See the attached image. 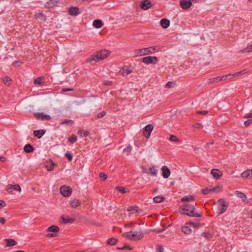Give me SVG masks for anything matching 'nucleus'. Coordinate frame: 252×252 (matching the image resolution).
I'll return each mask as SVG.
<instances>
[{
  "label": "nucleus",
  "mask_w": 252,
  "mask_h": 252,
  "mask_svg": "<svg viewBox=\"0 0 252 252\" xmlns=\"http://www.w3.org/2000/svg\"><path fill=\"white\" fill-rule=\"evenodd\" d=\"M6 220L3 217H0V223L1 224H4L5 223Z\"/></svg>",
  "instance_id": "5fc2aeb1"
},
{
  "label": "nucleus",
  "mask_w": 252,
  "mask_h": 252,
  "mask_svg": "<svg viewBox=\"0 0 252 252\" xmlns=\"http://www.w3.org/2000/svg\"><path fill=\"white\" fill-rule=\"evenodd\" d=\"M202 237L206 238L207 239H209L212 237V235L211 233L209 232H202L201 234Z\"/></svg>",
  "instance_id": "a19ab883"
},
{
  "label": "nucleus",
  "mask_w": 252,
  "mask_h": 252,
  "mask_svg": "<svg viewBox=\"0 0 252 252\" xmlns=\"http://www.w3.org/2000/svg\"><path fill=\"white\" fill-rule=\"evenodd\" d=\"M236 194L237 195L238 197L242 198L243 200L246 199L247 198L246 195L244 193L240 191H236Z\"/></svg>",
  "instance_id": "4c0bfd02"
},
{
  "label": "nucleus",
  "mask_w": 252,
  "mask_h": 252,
  "mask_svg": "<svg viewBox=\"0 0 252 252\" xmlns=\"http://www.w3.org/2000/svg\"><path fill=\"white\" fill-rule=\"evenodd\" d=\"M106 114V112L105 111H102L97 114V117L99 118H102L104 117Z\"/></svg>",
  "instance_id": "603ef678"
},
{
  "label": "nucleus",
  "mask_w": 252,
  "mask_h": 252,
  "mask_svg": "<svg viewBox=\"0 0 252 252\" xmlns=\"http://www.w3.org/2000/svg\"><path fill=\"white\" fill-rule=\"evenodd\" d=\"M6 204L4 201L0 200V208L3 207Z\"/></svg>",
  "instance_id": "680f3d73"
},
{
  "label": "nucleus",
  "mask_w": 252,
  "mask_h": 252,
  "mask_svg": "<svg viewBox=\"0 0 252 252\" xmlns=\"http://www.w3.org/2000/svg\"><path fill=\"white\" fill-rule=\"evenodd\" d=\"M77 134L81 137H87L88 135L89 132L88 131H82L80 130L78 131Z\"/></svg>",
  "instance_id": "c9c22d12"
},
{
  "label": "nucleus",
  "mask_w": 252,
  "mask_h": 252,
  "mask_svg": "<svg viewBox=\"0 0 252 252\" xmlns=\"http://www.w3.org/2000/svg\"><path fill=\"white\" fill-rule=\"evenodd\" d=\"M127 211L131 213V214H134L138 213L140 209L138 206H130L127 208Z\"/></svg>",
  "instance_id": "aec40b11"
},
{
  "label": "nucleus",
  "mask_w": 252,
  "mask_h": 252,
  "mask_svg": "<svg viewBox=\"0 0 252 252\" xmlns=\"http://www.w3.org/2000/svg\"><path fill=\"white\" fill-rule=\"evenodd\" d=\"M132 150V147L128 146L123 150V153L130 152Z\"/></svg>",
  "instance_id": "8fccbe9b"
},
{
  "label": "nucleus",
  "mask_w": 252,
  "mask_h": 252,
  "mask_svg": "<svg viewBox=\"0 0 252 252\" xmlns=\"http://www.w3.org/2000/svg\"><path fill=\"white\" fill-rule=\"evenodd\" d=\"M117 239L114 237H112L107 240V243L109 245L112 246L115 244L117 242Z\"/></svg>",
  "instance_id": "7c9ffc66"
},
{
  "label": "nucleus",
  "mask_w": 252,
  "mask_h": 252,
  "mask_svg": "<svg viewBox=\"0 0 252 252\" xmlns=\"http://www.w3.org/2000/svg\"><path fill=\"white\" fill-rule=\"evenodd\" d=\"M169 140L173 142H177L179 141V139L174 135H171Z\"/></svg>",
  "instance_id": "79ce46f5"
},
{
  "label": "nucleus",
  "mask_w": 252,
  "mask_h": 252,
  "mask_svg": "<svg viewBox=\"0 0 252 252\" xmlns=\"http://www.w3.org/2000/svg\"><path fill=\"white\" fill-rule=\"evenodd\" d=\"M6 190L9 193H11L14 190L21 191V187L18 185H8L6 187Z\"/></svg>",
  "instance_id": "9d476101"
},
{
  "label": "nucleus",
  "mask_w": 252,
  "mask_h": 252,
  "mask_svg": "<svg viewBox=\"0 0 252 252\" xmlns=\"http://www.w3.org/2000/svg\"><path fill=\"white\" fill-rule=\"evenodd\" d=\"M251 122H252V120H247L244 122V124L246 126H247L251 123Z\"/></svg>",
  "instance_id": "bf43d9fd"
},
{
  "label": "nucleus",
  "mask_w": 252,
  "mask_h": 252,
  "mask_svg": "<svg viewBox=\"0 0 252 252\" xmlns=\"http://www.w3.org/2000/svg\"><path fill=\"white\" fill-rule=\"evenodd\" d=\"M219 189V187H217V188H212V189H203L202 190V192L203 193V194H208L209 193V192H211V191H216L217 190V189Z\"/></svg>",
  "instance_id": "c756f323"
},
{
  "label": "nucleus",
  "mask_w": 252,
  "mask_h": 252,
  "mask_svg": "<svg viewBox=\"0 0 252 252\" xmlns=\"http://www.w3.org/2000/svg\"><path fill=\"white\" fill-rule=\"evenodd\" d=\"M77 141V137L74 135H72L68 138V141L73 144Z\"/></svg>",
  "instance_id": "ea45409f"
},
{
  "label": "nucleus",
  "mask_w": 252,
  "mask_h": 252,
  "mask_svg": "<svg viewBox=\"0 0 252 252\" xmlns=\"http://www.w3.org/2000/svg\"><path fill=\"white\" fill-rule=\"evenodd\" d=\"M248 172L250 173V179H252V170L248 169Z\"/></svg>",
  "instance_id": "774afa93"
},
{
  "label": "nucleus",
  "mask_w": 252,
  "mask_h": 252,
  "mask_svg": "<svg viewBox=\"0 0 252 252\" xmlns=\"http://www.w3.org/2000/svg\"><path fill=\"white\" fill-rule=\"evenodd\" d=\"M134 67L131 66L125 65L119 71V73L124 76H126L133 71Z\"/></svg>",
  "instance_id": "39448f33"
},
{
  "label": "nucleus",
  "mask_w": 252,
  "mask_h": 252,
  "mask_svg": "<svg viewBox=\"0 0 252 252\" xmlns=\"http://www.w3.org/2000/svg\"><path fill=\"white\" fill-rule=\"evenodd\" d=\"M72 90H73V89H70V88H63L62 89V91H63V92L70 91H72Z\"/></svg>",
  "instance_id": "0e129e2a"
},
{
  "label": "nucleus",
  "mask_w": 252,
  "mask_h": 252,
  "mask_svg": "<svg viewBox=\"0 0 252 252\" xmlns=\"http://www.w3.org/2000/svg\"><path fill=\"white\" fill-rule=\"evenodd\" d=\"M242 53L252 52V43L248 46L247 48H244L241 50Z\"/></svg>",
  "instance_id": "e433bc0d"
},
{
  "label": "nucleus",
  "mask_w": 252,
  "mask_h": 252,
  "mask_svg": "<svg viewBox=\"0 0 252 252\" xmlns=\"http://www.w3.org/2000/svg\"><path fill=\"white\" fill-rule=\"evenodd\" d=\"M162 176L164 178H167L170 175V171L166 166H163L161 168Z\"/></svg>",
  "instance_id": "4468645a"
},
{
  "label": "nucleus",
  "mask_w": 252,
  "mask_h": 252,
  "mask_svg": "<svg viewBox=\"0 0 252 252\" xmlns=\"http://www.w3.org/2000/svg\"><path fill=\"white\" fill-rule=\"evenodd\" d=\"M173 82H168L166 84V87L167 88H169L172 86Z\"/></svg>",
  "instance_id": "4d7b16f0"
},
{
  "label": "nucleus",
  "mask_w": 252,
  "mask_h": 252,
  "mask_svg": "<svg viewBox=\"0 0 252 252\" xmlns=\"http://www.w3.org/2000/svg\"><path fill=\"white\" fill-rule=\"evenodd\" d=\"M194 204H186L179 208V212L181 214H185L191 217L201 218L202 213L199 209L195 207Z\"/></svg>",
  "instance_id": "f257e3e1"
},
{
  "label": "nucleus",
  "mask_w": 252,
  "mask_h": 252,
  "mask_svg": "<svg viewBox=\"0 0 252 252\" xmlns=\"http://www.w3.org/2000/svg\"><path fill=\"white\" fill-rule=\"evenodd\" d=\"M117 249L118 250H125V249H128L129 250H131L132 249V247H131L129 245H125L124 246L122 247V248H118Z\"/></svg>",
  "instance_id": "37998d69"
},
{
  "label": "nucleus",
  "mask_w": 252,
  "mask_h": 252,
  "mask_svg": "<svg viewBox=\"0 0 252 252\" xmlns=\"http://www.w3.org/2000/svg\"><path fill=\"white\" fill-rule=\"evenodd\" d=\"M122 236L126 237L130 240H133V231H132L125 232L122 234Z\"/></svg>",
  "instance_id": "c85d7f7f"
},
{
  "label": "nucleus",
  "mask_w": 252,
  "mask_h": 252,
  "mask_svg": "<svg viewBox=\"0 0 252 252\" xmlns=\"http://www.w3.org/2000/svg\"><path fill=\"white\" fill-rule=\"evenodd\" d=\"M149 173L153 176H156L158 173V170L153 166L149 168Z\"/></svg>",
  "instance_id": "2f4dec72"
},
{
  "label": "nucleus",
  "mask_w": 252,
  "mask_h": 252,
  "mask_svg": "<svg viewBox=\"0 0 252 252\" xmlns=\"http://www.w3.org/2000/svg\"><path fill=\"white\" fill-rule=\"evenodd\" d=\"M183 231L187 234H189L191 233L192 230L190 226L188 223H186V224L182 228Z\"/></svg>",
  "instance_id": "f3484780"
},
{
  "label": "nucleus",
  "mask_w": 252,
  "mask_h": 252,
  "mask_svg": "<svg viewBox=\"0 0 252 252\" xmlns=\"http://www.w3.org/2000/svg\"><path fill=\"white\" fill-rule=\"evenodd\" d=\"M35 118L38 120H50L51 117L48 115H44L42 113H36L34 114Z\"/></svg>",
  "instance_id": "f8f14e48"
},
{
  "label": "nucleus",
  "mask_w": 252,
  "mask_h": 252,
  "mask_svg": "<svg viewBox=\"0 0 252 252\" xmlns=\"http://www.w3.org/2000/svg\"><path fill=\"white\" fill-rule=\"evenodd\" d=\"M62 219L64 223H72L74 221L73 219L70 218H65L63 217H62Z\"/></svg>",
  "instance_id": "473e14b6"
},
{
  "label": "nucleus",
  "mask_w": 252,
  "mask_h": 252,
  "mask_svg": "<svg viewBox=\"0 0 252 252\" xmlns=\"http://www.w3.org/2000/svg\"><path fill=\"white\" fill-rule=\"evenodd\" d=\"M226 77L227 78V80H230L233 78L234 77V74H229L226 75Z\"/></svg>",
  "instance_id": "864d4df0"
},
{
  "label": "nucleus",
  "mask_w": 252,
  "mask_h": 252,
  "mask_svg": "<svg viewBox=\"0 0 252 252\" xmlns=\"http://www.w3.org/2000/svg\"><path fill=\"white\" fill-rule=\"evenodd\" d=\"M221 81H223L226 80H227V78L226 77V75H223L220 77Z\"/></svg>",
  "instance_id": "338daca9"
},
{
  "label": "nucleus",
  "mask_w": 252,
  "mask_h": 252,
  "mask_svg": "<svg viewBox=\"0 0 252 252\" xmlns=\"http://www.w3.org/2000/svg\"><path fill=\"white\" fill-rule=\"evenodd\" d=\"M164 199H165V198L163 196H160V195H158V196L154 197L153 201L155 203H159L162 202L164 200Z\"/></svg>",
  "instance_id": "b1692460"
},
{
  "label": "nucleus",
  "mask_w": 252,
  "mask_h": 252,
  "mask_svg": "<svg viewBox=\"0 0 252 252\" xmlns=\"http://www.w3.org/2000/svg\"><path fill=\"white\" fill-rule=\"evenodd\" d=\"M61 194L64 197H68L71 194L72 189L69 187L62 186L60 188Z\"/></svg>",
  "instance_id": "0eeeda50"
},
{
  "label": "nucleus",
  "mask_w": 252,
  "mask_h": 252,
  "mask_svg": "<svg viewBox=\"0 0 252 252\" xmlns=\"http://www.w3.org/2000/svg\"><path fill=\"white\" fill-rule=\"evenodd\" d=\"M93 26L97 28H100L103 26V23L101 20H95L93 22Z\"/></svg>",
  "instance_id": "4be33fe9"
},
{
  "label": "nucleus",
  "mask_w": 252,
  "mask_h": 252,
  "mask_svg": "<svg viewBox=\"0 0 252 252\" xmlns=\"http://www.w3.org/2000/svg\"><path fill=\"white\" fill-rule=\"evenodd\" d=\"M156 47V46H154L136 50L134 51V56L140 57L152 54L155 52Z\"/></svg>",
  "instance_id": "7ed1b4c3"
},
{
  "label": "nucleus",
  "mask_w": 252,
  "mask_h": 252,
  "mask_svg": "<svg viewBox=\"0 0 252 252\" xmlns=\"http://www.w3.org/2000/svg\"><path fill=\"white\" fill-rule=\"evenodd\" d=\"M47 230L50 232H58L59 231V228L57 226L52 225L49 227Z\"/></svg>",
  "instance_id": "bb28decb"
},
{
  "label": "nucleus",
  "mask_w": 252,
  "mask_h": 252,
  "mask_svg": "<svg viewBox=\"0 0 252 252\" xmlns=\"http://www.w3.org/2000/svg\"><path fill=\"white\" fill-rule=\"evenodd\" d=\"M163 248L161 245H158L157 247V252H163Z\"/></svg>",
  "instance_id": "3c124183"
},
{
  "label": "nucleus",
  "mask_w": 252,
  "mask_h": 252,
  "mask_svg": "<svg viewBox=\"0 0 252 252\" xmlns=\"http://www.w3.org/2000/svg\"><path fill=\"white\" fill-rule=\"evenodd\" d=\"M3 81L5 85H9L11 81V79L9 77L6 76L3 78Z\"/></svg>",
  "instance_id": "58836bf2"
},
{
  "label": "nucleus",
  "mask_w": 252,
  "mask_h": 252,
  "mask_svg": "<svg viewBox=\"0 0 252 252\" xmlns=\"http://www.w3.org/2000/svg\"><path fill=\"white\" fill-rule=\"evenodd\" d=\"M180 6L184 9H188L192 6V3L187 0H181L180 1Z\"/></svg>",
  "instance_id": "9b49d317"
},
{
  "label": "nucleus",
  "mask_w": 252,
  "mask_h": 252,
  "mask_svg": "<svg viewBox=\"0 0 252 252\" xmlns=\"http://www.w3.org/2000/svg\"><path fill=\"white\" fill-rule=\"evenodd\" d=\"M200 126H201V124L199 123H196L194 125V127L196 128H198L200 127Z\"/></svg>",
  "instance_id": "e2e57ef3"
},
{
  "label": "nucleus",
  "mask_w": 252,
  "mask_h": 252,
  "mask_svg": "<svg viewBox=\"0 0 252 252\" xmlns=\"http://www.w3.org/2000/svg\"><path fill=\"white\" fill-rule=\"evenodd\" d=\"M189 224L191 226H193V227H196L197 226L198 224L197 223H194V222H188Z\"/></svg>",
  "instance_id": "052dcab7"
},
{
  "label": "nucleus",
  "mask_w": 252,
  "mask_h": 252,
  "mask_svg": "<svg viewBox=\"0 0 252 252\" xmlns=\"http://www.w3.org/2000/svg\"><path fill=\"white\" fill-rule=\"evenodd\" d=\"M42 81V78L41 77H38L34 80V84L36 85H40Z\"/></svg>",
  "instance_id": "a18cd8bd"
},
{
  "label": "nucleus",
  "mask_w": 252,
  "mask_h": 252,
  "mask_svg": "<svg viewBox=\"0 0 252 252\" xmlns=\"http://www.w3.org/2000/svg\"><path fill=\"white\" fill-rule=\"evenodd\" d=\"M55 163L52 161L47 162L46 164V167L48 171H51L54 169Z\"/></svg>",
  "instance_id": "412c9836"
},
{
  "label": "nucleus",
  "mask_w": 252,
  "mask_h": 252,
  "mask_svg": "<svg viewBox=\"0 0 252 252\" xmlns=\"http://www.w3.org/2000/svg\"><path fill=\"white\" fill-rule=\"evenodd\" d=\"M70 123L71 124H72L73 123V121L71 120H64L63 121L62 123V125H65V124H69Z\"/></svg>",
  "instance_id": "de8ad7c7"
},
{
  "label": "nucleus",
  "mask_w": 252,
  "mask_h": 252,
  "mask_svg": "<svg viewBox=\"0 0 252 252\" xmlns=\"http://www.w3.org/2000/svg\"><path fill=\"white\" fill-rule=\"evenodd\" d=\"M110 52L108 50H104L97 52L96 54L92 55L87 60V62L92 63L93 62H98L99 60H103L108 56Z\"/></svg>",
  "instance_id": "f03ea898"
},
{
  "label": "nucleus",
  "mask_w": 252,
  "mask_h": 252,
  "mask_svg": "<svg viewBox=\"0 0 252 252\" xmlns=\"http://www.w3.org/2000/svg\"><path fill=\"white\" fill-rule=\"evenodd\" d=\"M160 25L164 29L167 28L170 25V21L166 19H162L160 22Z\"/></svg>",
  "instance_id": "a211bd4d"
},
{
  "label": "nucleus",
  "mask_w": 252,
  "mask_h": 252,
  "mask_svg": "<svg viewBox=\"0 0 252 252\" xmlns=\"http://www.w3.org/2000/svg\"><path fill=\"white\" fill-rule=\"evenodd\" d=\"M153 128L154 127L152 125H148L145 126L143 131V135L147 139L150 137Z\"/></svg>",
  "instance_id": "6e6552de"
},
{
  "label": "nucleus",
  "mask_w": 252,
  "mask_h": 252,
  "mask_svg": "<svg viewBox=\"0 0 252 252\" xmlns=\"http://www.w3.org/2000/svg\"><path fill=\"white\" fill-rule=\"evenodd\" d=\"M140 6L143 10H148L152 6V3L149 0H144L141 1Z\"/></svg>",
  "instance_id": "1a4fd4ad"
},
{
  "label": "nucleus",
  "mask_w": 252,
  "mask_h": 252,
  "mask_svg": "<svg viewBox=\"0 0 252 252\" xmlns=\"http://www.w3.org/2000/svg\"><path fill=\"white\" fill-rule=\"evenodd\" d=\"M116 189H117L120 192H121L122 193H125L126 192V188H125L123 187L117 186L116 187Z\"/></svg>",
  "instance_id": "c03bdc74"
},
{
  "label": "nucleus",
  "mask_w": 252,
  "mask_h": 252,
  "mask_svg": "<svg viewBox=\"0 0 252 252\" xmlns=\"http://www.w3.org/2000/svg\"><path fill=\"white\" fill-rule=\"evenodd\" d=\"M218 214L219 215H221L224 213L228 206V203L224 201L223 199H220L218 200Z\"/></svg>",
  "instance_id": "20e7f679"
},
{
  "label": "nucleus",
  "mask_w": 252,
  "mask_h": 252,
  "mask_svg": "<svg viewBox=\"0 0 252 252\" xmlns=\"http://www.w3.org/2000/svg\"><path fill=\"white\" fill-rule=\"evenodd\" d=\"M208 112L207 111H197V113L198 114H203L206 115Z\"/></svg>",
  "instance_id": "13d9d810"
},
{
  "label": "nucleus",
  "mask_w": 252,
  "mask_h": 252,
  "mask_svg": "<svg viewBox=\"0 0 252 252\" xmlns=\"http://www.w3.org/2000/svg\"><path fill=\"white\" fill-rule=\"evenodd\" d=\"M70 204L73 208H75L79 206L80 203L78 199H74L71 201Z\"/></svg>",
  "instance_id": "393cba45"
},
{
  "label": "nucleus",
  "mask_w": 252,
  "mask_h": 252,
  "mask_svg": "<svg viewBox=\"0 0 252 252\" xmlns=\"http://www.w3.org/2000/svg\"><path fill=\"white\" fill-rule=\"evenodd\" d=\"M65 157H67V159L69 160V161H71L73 159V157H72V155L69 153H67L65 154Z\"/></svg>",
  "instance_id": "09e8293b"
},
{
  "label": "nucleus",
  "mask_w": 252,
  "mask_h": 252,
  "mask_svg": "<svg viewBox=\"0 0 252 252\" xmlns=\"http://www.w3.org/2000/svg\"><path fill=\"white\" fill-rule=\"evenodd\" d=\"M5 240L7 242V247L13 246H15L16 244V241L12 239H6Z\"/></svg>",
  "instance_id": "cd10ccee"
},
{
  "label": "nucleus",
  "mask_w": 252,
  "mask_h": 252,
  "mask_svg": "<svg viewBox=\"0 0 252 252\" xmlns=\"http://www.w3.org/2000/svg\"><path fill=\"white\" fill-rule=\"evenodd\" d=\"M24 150L25 152L30 153L33 151V148L31 144H27L24 146Z\"/></svg>",
  "instance_id": "5701e85b"
},
{
  "label": "nucleus",
  "mask_w": 252,
  "mask_h": 252,
  "mask_svg": "<svg viewBox=\"0 0 252 252\" xmlns=\"http://www.w3.org/2000/svg\"><path fill=\"white\" fill-rule=\"evenodd\" d=\"M133 236L134 240H139L143 238L144 233L141 230L133 231Z\"/></svg>",
  "instance_id": "ddd939ff"
},
{
  "label": "nucleus",
  "mask_w": 252,
  "mask_h": 252,
  "mask_svg": "<svg viewBox=\"0 0 252 252\" xmlns=\"http://www.w3.org/2000/svg\"><path fill=\"white\" fill-rule=\"evenodd\" d=\"M142 62L146 64H156L158 59L156 57L148 56L142 58Z\"/></svg>",
  "instance_id": "423d86ee"
},
{
  "label": "nucleus",
  "mask_w": 252,
  "mask_h": 252,
  "mask_svg": "<svg viewBox=\"0 0 252 252\" xmlns=\"http://www.w3.org/2000/svg\"><path fill=\"white\" fill-rule=\"evenodd\" d=\"M248 72V70L247 69H245L243 70H241L240 71H239V72L234 73V77H237L238 76L245 74L247 73Z\"/></svg>",
  "instance_id": "f704fd0d"
},
{
  "label": "nucleus",
  "mask_w": 252,
  "mask_h": 252,
  "mask_svg": "<svg viewBox=\"0 0 252 252\" xmlns=\"http://www.w3.org/2000/svg\"><path fill=\"white\" fill-rule=\"evenodd\" d=\"M249 172H248V170L243 172L241 174V177L242 178H244V179H250V174H249Z\"/></svg>",
  "instance_id": "72a5a7b5"
},
{
  "label": "nucleus",
  "mask_w": 252,
  "mask_h": 252,
  "mask_svg": "<svg viewBox=\"0 0 252 252\" xmlns=\"http://www.w3.org/2000/svg\"><path fill=\"white\" fill-rule=\"evenodd\" d=\"M57 236L56 233H48L46 235L47 237H53Z\"/></svg>",
  "instance_id": "6e6d98bb"
},
{
  "label": "nucleus",
  "mask_w": 252,
  "mask_h": 252,
  "mask_svg": "<svg viewBox=\"0 0 252 252\" xmlns=\"http://www.w3.org/2000/svg\"><path fill=\"white\" fill-rule=\"evenodd\" d=\"M79 9L77 7H71L68 10V13L71 16H76L79 14Z\"/></svg>",
  "instance_id": "dca6fc26"
},
{
  "label": "nucleus",
  "mask_w": 252,
  "mask_h": 252,
  "mask_svg": "<svg viewBox=\"0 0 252 252\" xmlns=\"http://www.w3.org/2000/svg\"><path fill=\"white\" fill-rule=\"evenodd\" d=\"M244 118H252V113H250L248 115H246L244 117Z\"/></svg>",
  "instance_id": "69168bd1"
},
{
  "label": "nucleus",
  "mask_w": 252,
  "mask_h": 252,
  "mask_svg": "<svg viewBox=\"0 0 252 252\" xmlns=\"http://www.w3.org/2000/svg\"><path fill=\"white\" fill-rule=\"evenodd\" d=\"M194 200V197L192 195L185 196L181 198L182 202H189Z\"/></svg>",
  "instance_id": "a878e982"
},
{
  "label": "nucleus",
  "mask_w": 252,
  "mask_h": 252,
  "mask_svg": "<svg viewBox=\"0 0 252 252\" xmlns=\"http://www.w3.org/2000/svg\"><path fill=\"white\" fill-rule=\"evenodd\" d=\"M99 177L102 179L103 180H106L107 178V176L106 174L104 173H99Z\"/></svg>",
  "instance_id": "49530a36"
},
{
  "label": "nucleus",
  "mask_w": 252,
  "mask_h": 252,
  "mask_svg": "<svg viewBox=\"0 0 252 252\" xmlns=\"http://www.w3.org/2000/svg\"><path fill=\"white\" fill-rule=\"evenodd\" d=\"M44 130H36L33 131V135L34 136L38 138H40L45 133Z\"/></svg>",
  "instance_id": "6ab92c4d"
},
{
  "label": "nucleus",
  "mask_w": 252,
  "mask_h": 252,
  "mask_svg": "<svg viewBox=\"0 0 252 252\" xmlns=\"http://www.w3.org/2000/svg\"><path fill=\"white\" fill-rule=\"evenodd\" d=\"M211 174L215 179H219L222 176V172L217 169H213L211 172Z\"/></svg>",
  "instance_id": "2eb2a0df"
}]
</instances>
